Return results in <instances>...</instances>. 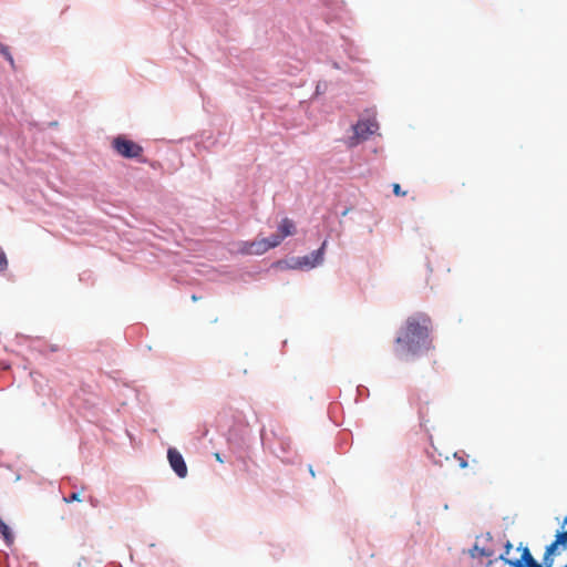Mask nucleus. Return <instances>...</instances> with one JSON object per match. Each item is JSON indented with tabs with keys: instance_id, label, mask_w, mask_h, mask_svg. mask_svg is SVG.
I'll list each match as a JSON object with an SVG mask.
<instances>
[{
	"instance_id": "f3484780",
	"label": "nucleus",
	"mask_w": 567,
	"mask_h": 567,
	"mask_svg": "<svg viewBox=\"0 0 567 567\" xmlns=\"http://www.w3.org/2000/svg\"><path fill=\"white\" fill-rule=\"evenodd\" d=\"M64 501L66 503H70V502H80L81 498H80V495L78 493H72L69 497H65Z\"/></svg>"
},
{
	"instance_id": "9d476101",
	"label": "nucleus",
	"mask_w": 567,
	"mask_h": 567,
	"mask_svg": "<svg viewBox=\"0 0 567 567\" xmlns=\"http://www.w3.org/2000/svg\"><path fill=\"white\" fill-rule=\"evenodd\" d=\"M0 535L2 536L6 545L10 546L13 544L14 535L11 528L0 518Z\"/></svg>"
},
{
	"instance_id": "aec40b11",
	"label": "nucleus",
	"mask_w": 567,
	"mask_h": 567,
	"mask_svg": "<svg viewBox=\"0 0 567 567\" xmlns=\"http://www.w3.org/2000/svg\"><path fill=\"white\" fill-rule=\"evenodd\" d=\"M215 458H216V461L224 463V460L219 453H215Z\"/></svg>"
},
{
	"instance_id": "ddd939ff",
	"label": "nucleus",
	"mask_w": 567,
	"mask_h": 567,
	"mask_svg": "<svg viewBox=\"0 0 567 567\" xmlns=\"http://www.w3.org/2000/svg\"><path fill=\"white\" fill-rule=\"evenodd\" d=\"M470 554H471L472 557H478V556L488 557V556H491V551H488V550H486L484 548H481L477 545H475L471 549Z\"/></svg>"
},
{
	"instance_id": "7ed1b4c3",
	"label": "nucleus",
	"mask_w": 567,
	"mask_h": 567,
	"mask_svg": "<svg viewBox=\"0 0 567 567\" xmlns=\"http://www.w3.org/2000/svg\"><path fill=\"white\" fill-rule=\"evenodd\" d=\"M378 130L375 121H359L352 126L353 134L348 138V145L353 147L360 142L367 140L371 134Z\"/></svg>"
},
{
	"instance_id": "f03ea898",
	"label": "nucleus",
	"mask_w": 567,
	"mask_h": 567,
	"mask_svg": "<svg viewBox=\"0 0 567 567\" xmlns=\"http://www.w3.org/2000/svg\"><path fill=\"white\" fill-rule=\"evenodd\" d=\"M327 247V240H324L320 248L310 252L307 256L295 257L286 261V266L290 269H312L320 266L324 260V251Z\"/></svg>"
},
{
	"instance_id": "6e6552de",
	"label": "nucleus",
	"mask_w": 567,
	"mask_h": 567,
	"mask_svg": "<svg viewBox=\"0 0 567 567\" xmlns=\"http://www.w3.org/2000/svg\"><path fill=\"white\" fill-rule=\"evenodd\" d=\"M558 546L567 548V530L557 532L555 542L546 547L545 554L555 555Z\"/></svg>"
},
{
	"instance_id": "dca6fc26",
	"label": "nucleus",
	"mask_w": 567,
	"mask_h": 567,
	"mask_svg": "<svg viewBox=\"0 0 567 567\" xmlns=\"http://www.w3.org/2000/svg\"><path fill=\"white\" fill-rule=\"evenodd\" d=\"M327 83L326 82H319L316 87V94H321L326 91Z\"/></svg>"
},
{
	"instance_id": "20e7f679",
	"label": "nucleus",
	"mask_w": 567,
	"mask_h": 567,
	"mask_svg": "<svg viewBox=\"0 0 567 567\" xmlns=\"http://www.w3.org/2000/svg\"><path fill=\"white\" fill-rule=\"evenodd\" d=\"M113 147L125 158H136L143 152L142 146L122 135L113 140Z\"/></svg>"
},
{
	"instance_id": "a878e982",
	"label": "nucleus",
	"mask_w": 567,
	"mask_h": 567,
	"mask_svg": "<svg viewBox=\"0 0 567 567\" xmlns=\"http://www.w3.org/2000/svg\"><path fill=\"white\" fill-rule=\"evenodd\" d=\"M75 567H82L81 561H79Z\"/></svg>"
},
{
	"instance_id": "39448f33",
	"label": "nucleus",
	"mask_w": 567,
	"mask_h": 567,
	"mask_svg": "<svg viewBox=\"0 0 567 567\" xmlns=\"http://www.w3.org/2000/svg\"><path fill=\"white\" fill-rule=\"evenodd\" d=\"M167 460L171 468L175 472V474L179 478H185L187 476V465L183 455L175 447H169L167 450Z\"/></svg>"
},
{
	"instance_id": "b1692460",
	"label": "nucleus",
	"mask_w": 567,
	"mask_h": 567,
	"mask_svg": "<svg viewBox=\"0 0 567 567\" xmlns=\"http://www.w3.org/2000/svg\"><path fill=\"white\" fill-rule=\"evenodd\" d=\"M362 389H363V386H359V388H358V392H359L360 394L362 393Z\"/></svg>"
},
{
	"instance_id": "1a4fd4ad",
	"label": "nucleus",
	"mask_w": 567,
	"mask_h": 567,
	"mask_svg": "<svg viewBox=\"0 0 567 567\" xmlns=\"http://www.w3.org/2000/svg\"><path fill=\"white\" fill-rule=\"evenodd\" d=\"M278 231L286 238L296 233V225L289 218H284L278 226Z\"/></svg>"
},
{
	"instance_id": "2eb2a0df",
	"label": "nucleus",
	"mask_w": 567,
	"mask_h": 567,
	"mask_svg": "<svg viewBox=\"0 0 567 567\" xmlns=\"http://www.w3.org/2000/svg\"><path fill=\"white\" fill-rule=\"evenodd\" d=\"M8 266L7 257L4 252L0 249V271H3Z\"/></svg>"
},
{
	"instance_id": "4468645a",
	"label": "nucleus",
	"mask_w": 567,
	"mask_h": 567,
	"mask_svg": "<svg viewBox=\"0 0 567 567\" xmlns=\"http://www.w3.org/2000/svg\"><path fill=\"white\" fill-rule=\"evenodd\" d=\"M540 565L545 566V567H553V565H554L553 556L548 555V554H544L543 563Z\"/></svg>"
},
{
	"instance_id": "f257e3e1",
	"label": "nucleus",
	"mask_w": 567,
	"mask_h": 567,
	"mask_svg": "<svg viewBox=\"0 0 567 567\" xmlns=\"http://www.w3.org/2000/svg\"><path fill=\"white\" fill-rule=\"evenodd\" d=\"M430 326V318L423 313L409 317L395 339L396 354L408 360L425 353L431 348Z\"/></svg>"
},
{
	"instance_id": "5701e85b",
	"label": "nucleus",
	"mask_w": 567,
	"mask_h": 567,
	"mask_svg": "<svg viewBox=\"0 0 567 567\" xmlns=\"http://www.w3.org/2000/svg\"><path fill=\"white\" fill-rule=\"evenodd\" d=\"M566 525H567V516L563 520V527H565Z\"/></svg>"
},
{
	"instance_id": "f8f14e48",
	"label": "nucleus",
	"mask_w": 567,
	"mask_h": 567,
	"mask_svg": "<svg viewBox=\"0 0 567 567\" xmlns=\"http://www.w3.org/2000/svg\"><path fill=\"white\" fill-rule=\"evenodd\" d=\"M0 54L10 63L11 68H14V60L10 50L7 45L0 42Z\"/></svg>"
},
{
	"instance_id": "4be33fe9",
	"label": "nucleus",
	"mask_w": 567,
	"mask_h": 567,
	"mask_svg": "<svg viewBox=\"0 0 567 567\" xmlns=\"http://www.w3.org/2000/svg\"><path fill=\"white\" fill-rule=\"evenodd\" d=\"M467 466V463L465 461H462L461 462V467H466Z\"/></svg>"
},
{
	"instance_id": "393cba45",
	"label": "nucleus",
	"mask_w": 567,
	"mask_h": 567,
	"mask_svg": "<svg viewBox=\"0 0 567 567\" xmlns=\"http://www.w3.org/2000/svg\"><path fill=\"white\" fill-rule=\"evenodd\" d=\"M333 66H334L336 69H339V65H338V63H336V62L333 63Z\"/></svg>"
},
{
	"instance_id": "bb28decb",
	"label": "nucleus",
	"mask_w": 567,
	"mask_h": 567,
	"mask_svg": "<svg viewBox=\"0 0 567 567\" xmlns=\"http://www.w3.org/2000/svg\"><path fill=\"white\" fill-rule=\"evenodd\" d=\"M565 567H567V565Z\"/></svg>"
},
{
	"instance_id": "a211bd4d",
	"label": "nucleus",
	"mask_w": 567,
	"mask_h": 567,
	"mask_svg": "<svg viewBox=\"0 0 567 567\" xmlns=\"http://www.w3.org/2000/svg\"><path fill=\"white\" fill-rule=\"evenodd\" d=\"M393 192H394V194H395V195H401V194H403V193L401 192V187H400V185H399V184H394V185H393Z\"/></svg>"
},
{
	"instance_id": "0eeeda50",
	"label": "nucleus",
	"mask_w": 567,
	"mask_h": 567,
	"mask_svg": "<svg viewBox=\"0 0 567 567\" xmlns=\"http://www.w3.org/2000/svg\"><path fill=\"white\" fill-rule=\"evenodd\" d=\"M518 549H522V557L519 559H509L505 555H501V559L512 566L516 567L517 563H520L523 567H534L538 561L532 556L529 549L527 547H519Z\"/></svg>"
},
{
	"instance_id": "9b49d317",
	"label": "nucleus",
	"mask_w": 567,
	"mask_h": 567,
	"mask_svg": "<svg viewBox=\"0 0 567 567\" xmlns=\"http://www.w3.org/2000/svg\"><path fill=\"white\" fill-rule=\"evenodd\" d=\"M266 241L269 244V248H275L280 245V243L285 239V237L277 231L276 234H272L270 237H265Z\"/></svg>"
},
{
	"instance_id": "6ab92c4d",
	"label": "nucleus",
	"mask_w": 567,
	"mask_h": 567,
	"mask_svg": "<svg viewBox=\"0 0 567 567\" xmlns=\"http://www.w3.org/2000/svg\"><path fill=\"white\" fill-rule=\"evenodd\" d=\"M512 548H513L512 544L509 542H507L505 545V555H508Z\"/></svg>"
},
{
	"instance_id": "412c9836",
	"label": "nucleus",
	"mask_w": 567,
	"mask_h": 567,
	"mask_svg": "<svg viewBox=\"0 0 567 567\" xmlns=\"http://www.w3.org/2000/svg\"><path fill=\"white\" fill-rule=\"evenodd\" d=\"M309 472H310L311 476L315 477V471L311 465L309 466Z\"/></svg>"
},
{
	"instance_id": "423d86ee",
	"label": "nucleus",
	"mask_w": 567,
	"mask_h": 567,
	"mask_svg": "<svg viewBox=\"0 0 567 567\" xmlns=\"http://www.w3.org/2000/svg\"><path fill=\"white\" fill-rule=\"evenodd\" d=\"M269 249V244L266 241V238H258L254 241L243 243L239 250L246 255H262Z\"/></svg>"
}]
</instances>
